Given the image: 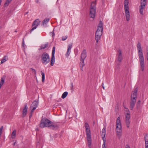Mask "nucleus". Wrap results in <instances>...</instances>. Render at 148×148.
Masks as SVG:
<instances>
[{"label": "nucleus", "instance_id": "46", "mask_svg": "<svg viewBox=\"0 0 148 148\" xmlns=\"http://www.w3.org/2000/svg\"><path fill=\"white\" fill-rule=\"evenodd\" d=\"M71 88H73V84L72 83H71Z\"/></svg>", "mask_w": 148, "mask_h": 148}, {"label": "nucleus", "instance_id": "4", "mask_svg": "<svg viewBox=\"0 0 148 148\" xmlns=\"http://www.w3.org/2000/svg\"><path fill=\"white\" fill-rule=\"evenodd\" d=\"M84 126L86 129V138L88 143V145L89 148H91V138L90 127L89 125L87 122L85 123Z\"/></svg>", "mask_w": 148, "mask_h": 148}, {"label": "nucleus", "instance_id": "25", "mask_svg": "<svg viewBox=\"0 0 148 148\" xmlns=\"http://www.w3.org/2000/svg\"><path fill=\"white\" fill-rule=\"evenodd\" d=\"M140 102L141 101L140 100H139L137 102L136 104V107L137 109H138L139 108L140 106Z\"/></svg>", "mask_w": 148, "mask_h": 148}, {"label": "nucleus", "instance_id": "13", "mask_svg": "<svg viewBox=\"0 0 148 148\" xmlns=\"http://www.w3.org/2000/svg\"><path fill=\"white\" fill-rule=\"evenodd\" d=\"M27 103H26L24 106V107L22 111L23 112L22 117L23 118L26 115L27 113Z\"/></svg>", "mask_w": 148, "mask_h": 148}, {"label": "nucleus", "instance_id": "3", "mask_svg": "<svg viewBox=\"0 0 148 148\" xmlns=\"http://www.w3.org/2000/svg\"><path fill=\"white\" fill-rule=\"evenodd\" d=\"M103 29V23L101 21H100L95 34V39L97 43H98V41L100 39Z\"/></svg>", "mask_w": 148, "mask_h": 148}, {"label": "nucleus", "instance_id": "18", "mask_svg": "<svg viewBox=\"0 0 148 148\" xmlns=\"http://www.w3.org/2000/svg\"><path fill=\"white\" fill-rule=\"evenodd\" d=\"M49 45L48 42H47L45 45H42L40 46V48L39 49V50H40L42 49H44L47 47Z\"/></svg>", "mask_w": 148, "mask_h": 148}, {"label": "nucleus", "instance_id": "47", "mask_svg": "<svg viewBox=\"0 0 148 148\" xmlns=\"http://www.w3.org/2000/svg\"><path fill=\"white\" fill-rule=\"evenodd\" d=\"M80 67V69H81V71H83V67Z\"/></svg>", "mask_w": 148, "mask_h": 148}, {"label": "nucleus", "instance_id": "1", "mask_svg": "<svg viewBox=\"0 0 148 148\" xmlns=\"http://www.w3.org/2000/svg\"><path fill=\"white\" fill-rule=\"evenodd\" d=\"M40 126L42 128L47 127L54 130H56L58 128L56 124L54 123L46 118H42L40 124Z\"/></svg>", "mask_w": 148, "mask_h": 148}, {"label": "nucleus", "instance_id": "2", "mask_svg": "<svg viewBox=\"0 0 148 148\" xmlns=\"http://www.w3.org/2000/svg\"><path fill=\"white\" fill-rule=\"evenodd\" d=\"M137 47L138 49V57L139 59L141 69L142 71H143L144 70V60L143 56L142 49V48L140 42H138V43L137 45Z\"/></svg>", "mask_w": 148, "mask_h": 148}, {"label": "nucleus", "instance_id": "16", "mask_svg": "<svg viewBox=\"0 0 148 148\" xmlns=\"http://www.w3.org/2000/svg\"><path fill=\"white\" fill-rule=\"evenodd\" d=\"M38 100H36L33 102L32 103V104L31 105V106L30 107V108H31V107L37 108L38 107Z\"/></svg>", "mask_w": 148, "mask_h": 148}, {"label": "nucleus", "instance_id": "6", "mask_svg": "<svg viewBox=\"0 0 148 148\" xmlns=\"http://www.w3.org/2000/svg\"><path fill=\"white\" fill-rule=\"evenodd\" d=\"M96 5V3L94 2H92L90 8L89 16L90 18H94L95 16Z\"/></svg>", "mask_w": 148, "mask_h": 148}, {"label": "nucleus", "instance_id": "11", "mask_svg": "<svg viewBox=\"0 0 148 148\" xmlns=\"http://www.w3.org/2000/svg\"><path fill=\"white\" fill-rule=\"evenodd\" d=\"M40 22V21L38 19H37L35 20L32 24V27H33L30 31V33H31L33 30L37 28L38 25H39Z\"/></svg>", "mask_w": 148, "mask_h": 148}, {"label": "nucleus", "instance_id": "23", "mask_svg": "<svg viewBox=\"0 0 148 148\" xmlns=\"http://www.w3.org/2000/svg\"><path fill=\"white\" fill-rule=\"evenodd\" d=\"M12 1V0H6L4 4V6L5 7H8Z\"/></svg>", "mask_w": 148, "mask_h": 148}, {"label": "nucleus", "instance_id": "54", "mask_svg": "<svg viewBox=\"0 0 148 148\" xmlns=\"http://www.w3.org/2000/svg\"><path fill=\"white\" fill-rule=\"evenodd\" d=\"M147 60L148 61V57H147Z\"/></svg>", "mask_w": 148, "mask_h": 148}, {"label": "nucleus", "instance_id": "40", "mask_svg": "<svg viewBox=\"0 0 148 148\" xmlns=\"http://www.w3.org/2000/svg\"><path fill=\"white\" fill-rule=\"evenodd\" d=\"M37 108L33 107L32 109L31 112H33L34 111V110L36 109Z\"/></svg>", "mask_w": 148, "mask_h": 148}, {"label": "nucleus", "instance_id": "15", "mask_svg": "<svg viewBox=\"0 0 148 148\" xmlns=\"http://www.w3.org/2000/svg\"><path fill=\"white\" fill-rule=\"evenodd\" d=\"M72 44H70L68 45L67 51L66 53V57H68L70 54L71 52L70 50L72 48Z\"/></svg>", "mask_w": 148, "mask_h": 148}, {"label": "nucleus", "instance_id": "26", "mask_svg": "<svg viewBox=\"0 0 148 148\" xmlns=\"http://www.w3.org/2000/svg\"><path fill=\"white\" fill-rule=\"evenodd\" d=\"M68 94V93L67 92H64L62 96V99H64L66 97Z\"/></svg>", "mask_w": 148, "mask_h": 148}, {"label": "nucleus", "instance_id": "28", "mask_svg": "<svg viewBox=\"0 0 148 148\" xmlns=\"http://www.w3.org/2000/svg\"><path fill=\"white\" fill-rule=\"evenodd\" d=\"M16 135V131L14 130L12 132L11 135V138H14Z\"/></svg>", "mask_w": 148, "mask_h": 148}, {"label": "nucleus", "instance_id": "36", "mask_svg": "<svg viewBox=\"0 0 148 148\" xmlns=\"http://www.w3.org/2000/svg\"><path fill=\"white\" fill-rule=\"evenodd\" d=\"M30 69L32 71V72L34 73L35 75H36V71L34 69H33L32 68H31Z\"/></svg>", "mask_w": 148, "mask_h": 148}, {"label": "nucleus", "instance_id": "30", "mask_svg": "<svg viewBox=\"0 0 148 148\" xmlns=\"http://www.w3.org/2000/svg\"><path fill=\"white\" fill-rule=\"evenodd\" d=\"M41 75H42V82H44L45 79V75L44 73L42 71H41Z\"/></svg>", "mask_w": 148, "mask_h": 148}, {"label": "nucleus", "instance_id": "55", "mask_svg": "<svg viewBox=\"0 0 148 148\" xmlns=\"http://www.w3.org/2000/svg\"><path fill=\"white\" fill-rule=\"evenodd\" d=\"M147 52H148V49H147Z\"/></svg>", "mask_w": 148, "mask_h": 148}, {"label": "nucleus", "instance_id": "14", "mask_svg": "<svg viewBox=\"0 0 148 148\" xmlns=\"http://www.w3.org/2000/svg\"><path fill=\"white\" fill-rule=\"evenodd\" d=\"M86 52L85 49H84L82 51L80 58V61H84L85 58L86 57Z\"/></svg>", "mask_w": 148, "mask_h": 148}, {"label": "nucleus", "instance_id": "7", "mask_svg": "<svg viewBox=\"0 0 148 148\" xmlns=\"http://www.w3.org/2000/svg\"><path fill=\"white\" fill-rule=\"evenodd\" d=\"M41 61L42 63L46 64L49 62L50 57L49 54L46 52L43 53L41 55Z\"/></svg>", "mask_w": 148, "mask_h": 148}, {"label": "nucleus", "instance_id": "50", "mask_svg": "<svg viewBox=\"0 0 148 148\" xmlns=\"http://www.w3.org/2000/svg\"><path fill=\"white\" fill-rule=\"evenodd\" d=\"M102 148H106V147L105 146V147H104V146L102 145Z\"/></svg>", "mask_w": 148, "mask_h": 148}, {"label": "nucleus", "instance_id": "31", "mask_svg": "<svg viewBox=\"0 0 148 148\" xmlns=\"http://www.w3.org/2000/svg\"><path fill=\"white\" fill-rule=\"evenodd\" d=\"M102 139L103 141V146H104V147H105V143L106 142V138H105V136H102Z\"/></svg>", "mask_w": 148, "mask_h": 148}, {"label": "nucleus", "instance_id": "24", "mask_svg": "<svg viewBox=\"0 0 148 148\" xmlns=\"http://www.w3.org/2000/svg\"><path fill=\"white\" fill-rule=\"evenodd\" d=\"M116 126L121 125L120 117H118L116 121Z\"/></svg>", "mask_w": 148, "mask_h": 148}, {"label": "nucleus", "instance_id": "32", "mask_svg": "<svg viewBox=\"0 0 148 148\" xmlns=\"http://www.w3.org/2000/svg\"><path fill=\"white\" fill-rule=\"evenodd\" d=\"M84 61H81V62L79 64V66L80 67H83L84 66Z\"/></svg>", "mask_w": 148, "mask_h": 148}, {"label": "nucleus", "instance_id": "51", "mask_svg": "<svg viewBox=\"0 0 148 148\" xmlns=\"http://www.w3.org/2000/svg\"><path fill=\"white\" fill-rule=\"evenodd\" d=\"M2 85L0 84V89L1 88Z\"/></svg>", "mask_w": 148, "mask_h": 148}, {"label": "nucleus", "instance_id": "45", "mask_svg": "<svg viewBox=\"0 0 148 148\" xmlns=\"http://www.w3.org/2000/svg\"><path fill=\"white\" fill-rule=\"evenodd\" d=\"M55 36V34L53 32L52 33V36Z\"/></svg>", "mask_w": 148, "mask_h": 148}, {"label": "nucleus", "instance_id": "27", "mask_svg": "<svg viewBox=\"0 0 148 148\" xmlns=\"http://www.w3.org/2000/svg\"><path fill=\"white\" fill-rule=\"evenodd\" d=\"M5 76H3V77H2L1 79V81L0 82V84H1L3 85L4 83L5 82Z\"/></svg>", "mask_w": 148, "mask_h": 148}, {"label": "nucleus", "instance_id": "9", "mask_svg": "<svg viewBox=\"0 0 148 148\" xmlns=\"http://www.w3.org/2000/svg\"><path fill=\"white\" fill-rule=\"evenodd\" d=\"M137 97L131 96V100L130 102V108L131 110H133L135 106L136 101Z\"/></svg>", "mask_w": 148, "mask_h": 148}, {"label": "nucleus", "instance_id": "41", "mask_svg": "<svg viewBox=\"0 0 148 148\" xmlns=\"http://www.w3.org/2000/svg\"><path fill=\"white\" fill-rule=\"evenodd\" d=\"M24 39V38H23V40H22V46L23 47H24V45H25Z\"/></svg>", "mask_w": 148, "mask_h": 148}, {"label": "nucleus", "instance_id": "22", "mask_svg": "<svg viewBox=\"0 0 148 148\" xmlns=\"http://www.w3.org/2000/svg\"><path fill=\"white\" fill-rule=\"evenodd\" d=\"M8 60V58L7 56H4L3 58L1 60V64H2L5 62L6 61Z\"/></svg>", "mask_w": 148, "mask_h": 148}, {"label": "nucleus", "instance_id": "21", "mask_svg": "<svg viewBox=\"0 0 148 148\" xmlns=\"http://www.w3.org/2000/svg\"><path fill=\"white\" fill-rule=\"evenodd\" d=\"M106 127L104 126L102 130V133L101 135V136H105L106 134Z\"/></svg>", "mask_w": 148, "mask_h": 148}, {"label": "nucleus", "instance_id": "37", "mask_svg": "<svg viewBox=\"0 0 148 148\" xmlns=\"http://www.w3.org/2000/svg\"><path fill=\"white\" fill-rule=\"evenodd\" d=\"M145 142V148H148V141H146Z\"/></svg>", "mask_w": 148, "mask_h": 148}, {"label": "nucleus", "instance_id": "39", "mask_svg": "<svg viewBox=\"0 0 148 148\" xmlns=\"http://www.w3.org/2000/svg\"><path fill=\"white\" fill-rule=\"evenodd\" d=\"M121 64V62H119L117 64V65L116 66V67L118 69L119 68H120L119 66Z\"/></svg>", "mask_w": 148, "mask_h": 148}, {"label": "nucleus", "instance_id": "38", "mask_svg": "<svg viewBox=\"0 0 148 148\" xmlns=\"http://www.w3.org/2000/svg\"><path fill=\"white\" fill-rule=\"evenodd\" d=\"M67 38V36H63L62 38V40H65Z\"/></svg>", "mask_w": 148, "mask_h": 148}, {"label": "nucleus", "instance_id": "48", "mask_svg": "<svg viewBox=\"0 0 148 148\" xmlns=\"http://www.w3.org/2000/svg\"><path fill=\"white\" fill-rule=\"evenodd\" d=\"M36 3H38V0H36Z\"/></svg>", "mask_w": 148, "mask_h": 148}, {"label": "nucleus", "instance_id": "34", "mask_svg": "<svg viewBox=\"0 0 148 148\" xmlns=\"http://www.w3.org/2000/svg\"><path fill=\"white\" fill-rule=\"evenodd\" d=\"M144 139L145 141H148V135H146L144 137Z\"/></svg>", "mask_w": 148, "mask_h": 148}, {"label": "nucleus", "instance_id": "8", "mask_svg": "<svg viewBox=\"0 0 148 148\" xmlns=\"http://www.w3.org/2000/svg\"><path fill=\"white\" fill-rule=\"evenodd\" d=\"M125 110L127 112V113L125 114V121L127 127L128 128L129 127L130 121V113L129 110L128 108H125Z\"/></svg>", "mask_w": 148, "mask_h": 148}, {"label": "nucleus", "instance_id": "42", "mask_svg": "<svg viewBox=\"0 0 148 148\" xmlns=\"http://www.w3.org/2000/svg\"><path fill=\"white\" fill-rule=\"evenodd\" d=\"M32 113H33V112H31L30 115L29 116V118L30 119L32 117V114H33Z\"/></svg>", "mask_w": 148, "mask_h": 148}, {"label": "nucleus", "instance_id": "33", "mask_svg": "<svg viewBox=\"0 0 148 148\" xmlns=\"http://www.w3.org/2000/svg\"><path fill=\"white\" fill-rule=\"evenodd\" d=\"M55 47L54 46L53 47L52 56H54L55 51Z\"/></svg>", "mask_w": 148, "mask_h": 148}, {"label": "nucleus", "instance_id": "35", "mask_svg": "<svg viewBox=\"0 0 148 148\" xmlns=\"http://www.w3.org/2000/svg\"><path fill=\"white\" fill-rule=\"evenodd\" d=\"M121 132H117V133L116 134V135L119 139H120V138H121Z\"/></svg>", "mask_w": 148, "mask_h": 148}, {"label": "nucleus", "instance_id": "12", "mask_svg": "<svg viewBox=\"0 0 148 148\" xmlns=\"http://www.w3.org/2000/svg\"><path fill=\"white\" fill-rule=\"evenodd\" d=\"M117 60L118 61L121 62L123 60V56L122 54V51L120 49L118 50V54L117 55Z\"/></svg>", "mask_w": 148, "mask_h": 148}, {"label": "nucleus", "instance_id": "19", "mask_svg": "<svg viewBox=\"0 0 148 148\" xmlns=\"http://www.w3.org/2000/svg\"><path fill=\"white\" fill-rule=\"evenodd\" d=\"M138 88H136L134 89L133 91V93L131 95V96H133L137 97V95Z\"/></svg>", "mask_w": 148, "mask_h": 148}, {"label": "nucleus", "instance_id": "53", "mask_svg": "<svg viewBox=\"0 0 148 148\" xmlns=\"http://www.w3.org/2000/svg\"><path fill=\"white\" fill-rule=\"evenodd\" d=\"M124 107L125 108H125H126L124 106Z\"/></svg>", "mask_w": 148, "mask_h": 148}, {"label": "nucleus", "instance_id": "44", "mask_svg": "<svg viewBox=\"0 0 148 148\" xmlns=\"http://www.w3.org/2000/svg\"><path fill=\"white\" fill-rule=\"evenodd\" d=\"M102 88H103V89H104L105 88H104V86H103V83H102Z\"/></svg>", "mask_w": 148, "mask_h": 148}, {"label": "nucleus", "instance_id": "52", "mask_svg": "<svg viewBox=\"0 0 148 148\" xmlns=\"http://www.w3.org/2000/svg\"><path fill=\"white\" fill-rule=\"evenodd\" d=\"M14 32H17V31L16 30H15L14 31Z\"/></svg>", "mask_w": 148, "mask_h": 148}, {"label": "nucleus", "instance_id": "17", "mask_svg": "<svg viewBox=\"0 0 148 148\" xmlns=\"http://www.w3.org/2000/svg\"><path fill=\"white\" fill-rule=\"evenodd\" d=\"M121 125H119L116 126V131L117 132H121Z\"/></svg>", "mask_w": 148, "mask_h": 148}, {"label": "nucleus", "instance_id": "10", "mask_svg": "<svg viewBox=\"0 0 148 148\" xmlns=\"http://www.w3.org/2000/svg\"><path fill=\"white\" fill-rule=\"evenodd\" d=\"M147 0H140V5L139 6V12L142 15L143 14V10L146 3Z\"/></svg>", "mask_w": 148, "mask_h": 148}, {"label": "nucleus", "instance_id": "43", "mask_svg": "<svg viewBox=\"0 0 148 148\" xmlns=\"http://www.w3.org/2000/svg\"><path fill=\"white\" fill-rule=\"evenodd\" d=\"M125 148H130V146L128 145H126V147Z\"/></svg>", "mask_w": 148, "mask_h": 148}, {"label": "nucleus", "instance_id": "29", "mask_svg": "<svg viewBox=\"0 0 148 148\" xmlns=\"http://www.w3.org/2000/svg\"><path fill=\"white\" fill-rule=\"evenodd\" d=\"M49 20V18H46L42 22V23L43 25L46 24L47 23H48Z\"/></svg>", "mask_w": 148, "mask_h": 148}, {"label": "nucleus", "instance_id": "49", "mask_svg": "<svg viewBox=\"0 0 148 148\" xmlns=\"http://www.w3.org/2000/svg\"><path fill=\"white\" fill-rule=\"evenodd\" d=\"M15 144H16V142L14 143L13 144V145L14 146L15 145Z\"/></svg>", "mask_w": 148, "mask_h": 148}, {"label": "nucleus", "instance_id": "5", "mask_svg": "<svg viewBox=\"0 0 148 148\" xmlns=\"http://www.w3.org/2000/svg\"><path fill=\"white\" fill-rule=\"evenodd\" d=\"M128 0H125L124 2V10L126 18L127 21H128L130 19V12L128 7Z\"/></svg>", "mask_w": 148, "mask_h": 148}, {"label": "nucleus", "instance_id": "20", "mask_svg": "<svg viewBox=\"0 0 148 148\" xmlns=\"http://www.w3.org/2000/svg\"><path fill=\"white\" fill-rule=\"evenodd\" d=\"M55 56H52L50 61L51 66H52L53 65L55 62Z\"/></svg>", "mask_w": 148, "mask_h": 148}]
</instances>
